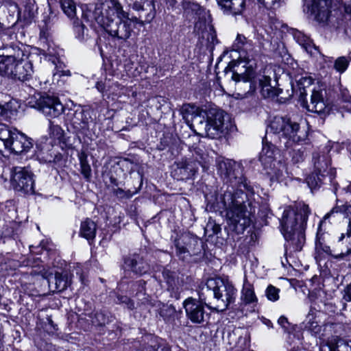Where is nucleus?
<instances>
[{"label":"nucleus","instance_id":"obj_33","mask_svg":"<svg viewBox=\"0 0 351 351\" xmlns=\"http://www.w3.org/2000/svg\"><path fill=\"white\" fill-rule=\"evenodd\" d=\"M16 61L10 58H1L0 75L13 77L16 69Z\"/></svg>","mask_w":351,"mask_h":351},{"label":"nucleus","instance_id":"obj_56","mask_svg":"<svg viewBox=\"0 0 351 351\" xmlns=\"http://www.w3.org/2000/svg\"><path fill=\"white\" fill-rule=\"evenodd\" d=\"M176 254L178 256L184 255L188 252L187 249L184 246L180 245L179 242H177L176 243Z\"/></svg>","mask_w":351,"mask_h":351},{"label":"nucleus","instance_id":"obj_40","mask_svg":"<svg viewBox=\"0 0 351 351\" xmlns=\"http://www.w3.org/2000/svg\"><path fill=\"white\" fill-rule=\"evenodd\" d=\"M351 61L350 56H340L337 58L334 63V69L339 73H343L346 71Z\"/></svg>","mask_w":351,"mask_h":351},{"label":"nucleus","instance_id":"obj_32","mask_svg":"<svg viewBox=\"0 0 351 351\" xmlns=\"http://www.w3.org/2000/svg\"><path fill=\"white\" fill-rule=\"evenodd\" d=\"M37 9V5L34 1L28 0L24 5L23 10H21V20L30 23L35 17Z\"/></svg>","mask_w":351,"mask_h":351},{"label":"nucleus","instance_id":"obj_2","mask_svg":"<svg viewBox=\"0 0 351 351\" xmlns=\"http://www.w3.org/2000/svg\"><path fill=\"white\" fill-rule=\"evenodd\" d=\"M311 211L308 205L299 204L296 210L285 207L280 220V231L286 243V250L298 252L305 243V228Z\"/></svg>","mask_w":351,"mask_h":351},{"label":"nucleus","instance_id":"obj_62","mask_svg":"<svg viewBox=\"0 0 351 351\" xmlns=\"http://www.w3.org/2000/svg\"><path fill=\"white\" fill-rule=\"evenodd\" d=\"M7 107L0 104V118L7 114Z\"/></svg>","mask_w":351,"mask_h":351},{"label":"nucleus","instance_id":"obj_42","mask_svg":"<svg viewBox=\"0 0 351 351\" xmlns=\"http://www.w3.org/2000/svg\"><path fill=\"white\" fill-rule=\"evenodd\" d=\"M347 235L349 241L346 251L337 255H335V258L337 260H343L348 262L349 266L351 267V230L348 232Z\"/></svg>","mask_w":351,"mask_h":351},{"label":"nucleus","instance_id":"obj_46","mask_svg":"<svg viewBox=\"0 0 351 351\" xmlns=\"http://www.w3.org/2000/svg\"><path fill=\"white\" fill-rule=\"evenodd\" d=\"M5 6L10 15L13 16L16 15L17 20H21V10L16 3L12 1H8L5 3Z\"/></svg>","mask_w":351,"mask_h":351},{"label":"nucleus","instance_id":"obj_9","mask_svg":"<svg viewBox=\"0 0 351 351\" xmlns=\"http://www.w3.org/2000/svg\"><path fill=\"white\" fill-rule=\"evenodd\" d=\"M10 184L16 192L22 195L34 193L33 173L26 167H13L10 169Z\"/></svg>","mask_w":351,"mask_h":351},{"label":"nucleus","instance_id":"obj_27","mask_svg":"<svg viewBox=\"0 0 351 351\" xmlns=\"http://www.w3.org/2000/svg\"><path fill=\"white\" fill-rule=\"evenodd\" d=\"M96 230L95 223L87 219L81 223L80 234L88 241L93 240L96 235Z\"/></svg>","mask_w":351,"mask_h":351},{"label":"nucleus","instance_id":"obj_19","mask_svg":"<svg viewBox=\"0 0 351 351\" xmlns=\"http://www.w3.org/2000/svg\"><path fill=\"white\" fill-rule=\"evenodd\" d=\"M306 108L308 111L317 113L319 114L326 113L327 107L324 99L322 90H313L310 103H306Z\"/></svg>","mask_w":351,"mask_h":351},{"label":"nucleus","instance_id":"obj_25","mask_svg":"<svg viewBox=\"0 0 351 351\" xmlns=\"http://www.w3.org/2000/svg\"><path fill=\"white\" fill-rule=\"evenodd\" d=\"M277 150L272 144L264 145L262 152L260 156V160L261 161L265 169L271 168V164L276 161L274 158Z\"/></svg>","mask_w":351,"mask_h":351},{"label":"nucleus","instance_id":"obj_4","mask_svg":"<svg viewBox=\"0 0 351 351\" xmlns=\"http://www.w3.org/2000/svg\"><path fill=\"white\" fill-rule=\"evenodd\" d=\"M237 289L231 282L221 278H210L202 288L199 298L210 309L223 311L233 303Z\"/></svg>","mask_w":351,"mask_h":351},{"label":"nucleus","instance_id":"obj_3","mask_svg":"<svg viewBox=\"0 0 351 351\" xmlns=\"http://www.w3.org/2000/svg\"><path fill=\"white\" fill-rule=\"evenodd\" d=\"M245 190L226 191L223 202L227 207L226 217L228 224L237 233H242L251 223V214L254 212L255 205L250 201L249 193Z\"/></svg>","mask_w":351,"mask_h":351},{"label":"nucleus","instance_id":"obj_48","mask_svg":"<svg viewBox=\"0 0 351 351\" xmlns=\"http://www.w3.org/2000/svg\"><path fill=\"white\" fill-rule=\"evenodd\" d=\"M12 31L9 27H5L0 22V38L3 40H8L11 38Z\"/></svg>","mask_w":351,"mask_h":351},{"label":"nucleus","instance_id":"obj_17","mask_svg":"<svg viewBox=\"0 0 351 351\" xmlns=\"http://www.w3.org/2000/svg\"><path fill=\"white\" fill-rule=\"evenodd\" d=\"M123 269L135 274L143 275L149 271V265L137 254L130 255L124 258Z\"/></svg>","mask_w":351,"mask_h":351},{"label":"nucleus","instance_id":"obj_64","mask_svg":"<svg viewBox=\"0 0 351 351\" xmlns=\"http://www.w3.org/2000/svg\"><path fill=\"white\" fill-rule=\"evenodd\" d=\"M304 80V84H311L312 83V79L309 77L302 78L301 80Z\"/></svg>","mask_w":351,"mask_h":351},{"label":"nucleus","instance_id":"obj_15","mask_svg":"<svg viewBox=\"0 0 351 351\" xmlns=\"http://www.w3.org/2000/svg\"><path fill=\"white\" fill-rule=\"evenodd\" d=\"M10 144L6 150L16 154L28 152L32 147V140L15 128Z\"/></svg>","mask_w":351,"mask_h":351},{"label":"nucleus","instance_id":"obj_51","mask_svg":"<svg viewBox=\"0 0 351 351\" xmlns=\"http://www.w3.org/2000/svg\"><path fill=\"white\" fill-rule=\"evenodd\" d=\"M207 41L209 44L208 47H210L211 49L214 47L215 43H217L216 33L213 29H210V32L208 33Z\"/></svg>","mask_w":351,"mask_h":351},{"label":"nucleus","instance_id":"obj_61","mask_svg":"<svg viewBox=\"0 0 351 351\" xmlns=\"http://www.w3.org/2000/svg\"><path fill=\"white\" fill-rule=\"evenodd\" d=\"M132 8L135 10L139 11L143 10V7L141 3L135 1L133 4Z\"/></svg>","mask_w":351,"mask_h":351},{"label":"nucleus","instance_id":"obj_35","mask_svg":"<svg viewBox=\"0 0 351 351\" xmlns=\"http://www.w3.org/2000/svg\"><path fill=\"white\" fill-rule=\"evenodd\" d=\"M182 7L184 12L187 14L201 16L205 12V9L199 3L189 0H184Z\"/></svg>","mask_w":351,"mask_h":351},{"label":"nucleus","instance_id":"obj_12","mask_svg":"<svg viewBox=\"0 0 351 351\" xmlns=\"http://www.w3.org/2000/svg\"><path fill=\"white\" fill-rule=\"evenodd\" d=\"M36 108L51 118L57 117L64 112V106L59 99L48 95H43L37 100Z\"/></svg>","mask_w":351,"mask_h":351},{"label":"nucleus","instance_id":"obj_34","mask_svg":"<svg viewBox=\"0 0 351 351\" xmlns=\"http://www.w3.org/2000/svg\"><path fill=\"white\" fill-rule=\"evenodd\" d=\"M4 50L5 51H3L1 54V58H10V59H14V61L23 60L25 56L23 51L18 46L10 45L6 47Z\"/></svg>","mask_w":351,"mask_h":351},{"label":"nucleus","instance_id":"obj_30","mask_svg":"<svg viewBox=\"0 0 351 351\" xmlns=\"http://www.w3.org/2000/svg\"><path fill=\"white\" fill-rule=\"evenodd\" d=\"M323 221H320L319 226L317 230L316 240H315V250L318 253H326L330 254V248L327 243L326 235L322 232L320 226Z\"/></svg>","mask_w":351,"mask_h":351},{"label":"nucleus","instance_id":"obj_29","mask_svg":"<svg viewBox=\"0 0 351 351\" xmlns=\"http://www.w3.org/2000/svg\"><path fill=\"white\" fill-rule=\"evenodd\" d=\"M14 129L0 123V152H3V149L6 150L8 147L10 146V143L14 135Z\"/></svg>","mask_w":351,"mask_h":351},{"label":"nucleus","instance_id":"obj_16","mask_svg":"<svg viewBox=\"0 0 351 351\" xmlns=\"http://www.w3.org/2000/svg\"><path fill=\"white\" fill-rule=\"evenodd\" d=\"M336 176L335 169H330V171L326 173L315 171L306 178V182L309 188L313 190L319 189L322 184H326L328 182L335 185L334 179Z\"/></svg>","mask_w":351,"mask_h":351},{"label":"nucleus","instance_id":"obj_55","mask_svg":"<svg viewBox=\"0 0 351 351\" xmlns=\"http://www.w3.org/2000/svg\"><path fill=\"white\" fill-rule=\"evenodd\" d=\"M278 324L285 330V332L288 331L290 324L288 319L285 316H281L278 320Z\"/></svg>","mask_w":351,"mask_h":351},{"label":"nucleus","instance_id":"obj_36","mask_svg":"<svg viewBox=\"0 0 351 351\" xmlns=\"http://www.w3.org/2000/svg\"><path fill=\"white\" fill-rule=\"evenodd\" d=\"M306 322L304 326L305 328L310 331L313 335H317L321 332L322 326L315 319V317L312 313H309L308 314Z\"/></svg>","mask_w":351,"mask_h":351},{"label":"nucleus","instance_id":"obj_49","mask_svg":"<svg viewBox=\"0 0 351 351\" xmlns=\"http://www.w3.org/2000/svg\"><path fill=\"white\" fill-rule=\"evenodd\" d=\"M113 194L119 198H130L132 193L130 191H125L122 189L117 188L113 190Z\"/></svg>","mask_w":351,"mask_h":351},{"label":"nucleus","instance_id":"obj_23","mask_svg":"<svg viewBox=\"0 0 351 351\" xmlns=\"http://www.w3.org/2000/svg\"><path fill=\"white\" fill-rule=\"evenodd\" d=\"M339 213L343 214L346 217L348 218L349 224L348 232L351 231V206L343 204L339 201H337L335 206L325 215L322 221L329 219L332 217H335V215Z\"/></svg>","mask_w":351,"mask_h":351},{"label":"nucleus","instance_id":"obj_54","mask_svg":"<svg viewBox=\"0 0 351 351\" xmlns=\"http://www.w3.org/2000/svg\"><path fill=\"white\" fill-rule=\"evenodd\" d=\"M118 300L121 303H125L130 309L134 308V303L127 296L118 297Z\"/></svg>","mask_w":351,"mask_h":351},{"label":"nucleus","instance_id":"obj_11","mask_svg":"<svg viewBox=\"0 0 351 351\" xmlns=\"http://www.w3.org/2000/svg\"><path fill=\"white\" fill-rule=\"evenodd\" d=\"M304 10L319 23H326L330 14V0H303Z\"/></svg>","mask_w":351,"mask_h":351},{"label":"nucleus","instance_id":"obj_21","mask_svg":"<svg viewBox=\"0 0 351 351\" xmlns=\"http://www.w3.org/2000/svg\"><path fill=\"white\" fill-rule=\"evenodd\" d=\"M330 149L326 147L322 153H316L313 155L315 170L326 173L330 171V156L328 155Z\"/></svg>","mask_w":351,"mask_h":351},{"label":"nucleus","instance_id":"obj_24","mask_svg":"<svg viewBox=\"0 0 351 351\" xmlns=\"http://www.w3.org/2000/svg\"><path fill=\"white\" fill-rule=\"evenodd\" d=\"M293 36L294 40L309 54L311 56L315 54V51H317V49L315 44L313 43V40L308 37L306 35L304 34L302 32L298 30H293Z\"/></svg>","mask_w":351,"mask_h":351},{"label":"nucleus","instance_id":"obj_31","mask_svg":"<svg viewBox=\"0 0 351 351\" xmlns=\"http://www.w3.org/2000/svg\"><path fill=\"white\" fill-rule=\"evenodd\" d=\"M270 176L271 180L280 181L286 172L285 165L280 161H274L271 168L265 169Z\"/></svg>","mask_w":351,"mask_h":351},{"label":"nucleus","instance_id":"obj_13","mask_svg":"<svg viewBox=\"0 0 351 351\" xmlns=\"http://www.w3.org/2000/svg\"><path fill=\"white\" fill-rule=\"evenodd\" d=\"M204 112L198 106L191 104H183L180 109L181 114L186 122L199 130H202L204 123Z\"/></svg>","mask_w":351,"mask_h":351},{"label":"nucleus","instance_id":"obj_22","mask_svg":"<svg viewBox=\"0 0 351 351\" xmlns=\"http://www.w3.org/2000/svg\"><path fill=\"white\" fill-rule=\"evenodd\" d=\"M14 71L12 78L20 81L27 80L33 73L32 64L30 62L17 61Z\"/></svg>","mask_w":351,"mask_h":351},{"label":"nucleus","instance_id":"obj_60","mask_svg":"<svg viewBox=\"0 0 351 351\" xmlns=\"http://www.w3.org/2000/svg\"><path fill=\"white\" fill-rule=\"evenodd\" d=\"M344 10L346 13L351 15V0L346 1L344 4Z\"/></svg>","mask_w":351,"mask_h":351},{"label":"nucleus","instance_id":"obj_10","mask_svg":"<svg viewBox=\"0 0 351 351\" xmlns=\"http://www.w3.org/2000/svg\"><path fill=\"white\" fill-rule=\"evenodd\" d=\"M200 162L193 157L182 158L173 165L172 176L178 180L193 179L197 173Z\"/></svg>","mask_w":351,"mask_h":351},{"label":"nucleus","instance_id":"obj_57","mask_svg":"<svg viewBox=\"0 0 351 351\" xmlns=\"http://www.w3.org/2000/svg\"><path fill=\"white\" fill-rule=\"evenodd\" d=\"M60 158H61V156L60 155H56L54 157H53L51 155L50 156H47V157L43 158V160L45 162H56L57 161L60 160Z\"/></svg>","mask_w":351,"mask_h":351},{"label":"nucleus","instance_id":"obj_28","mask_svg":"<svg viewBox=\"0 0 351 351\" xmlns=\"http://www.w3.org/2000/svg\"><path fill=\"white\" fill-rule=\"evenodd\" d=\"M261 92L264 97H272L278 95V89L271 85V78L263 75L258 80Z\"/></svg>","mask_w":351,"mask_h":351},{"label":"nucleus","instance_id":"obj_8","mask_svg":"<svg viewBox=\"0 0 351 351\" xmlns=\"http://www.w3.org/2000/svg\"><path fill=\"white\" fill-rule=\"evenodd\" d=\"M300 125L287 117L276 116L271 121L266 130V135L274 134L278 135L280 139L285 140V145L289 147L292 143H298L303 139L298 134Z\"/></svg>","mask_w":351,"mask_h":351},{"label":"nucleus","instance_id":"obj_63","mask_svg":"<svg viewBox=\"0 0 351 351\" xmlns=\"http://www.w3.org/2000/svg\"><path fill=\"white\" fill-rule=\"evenodd\" d=\"M95 86L99 92L103 93L104 91L105 86L102 82H97Z\"/></svg>","mask_w":351,"mask_h":351},{"label":"nucleus","instance_id":"obj_43","mask_svg":"<svg viewBox=\"0 0 351 351\" xmlns=\"http://www.w3.org/2000/svg\"><path fill=\"white\" fill-rule=\"evenodd\" d=\"M290 155L294 163L300 162L304 159V148L303 147H299L298 145H295L292 151L290 152Z\"/></svg>","mask_w":351,"mask_h":351},{"label":"nucleus","instance_id":"obj_38","mask_svg":"<svg viewBox=\"0 0 351 351\" xmlns=\"http://www.w3.org/2000/svg\"><path fill=\"white\" fill-rule=\"evenodd\" d=\"M90 119V112L88 110H81L75 112L73 122L80 123L81 128H86Z\"/></svg>","mask_w":351,"mask_h":351},{"label":"nucleus","instance_id":"obj_1","mask_svg":"<svg viewBox=\"0 0 351 351\" xmlns=\"http://www.w3.org/2000/svg\"><path fill=\"white\" fill-rule=\"evenodd\" d=\"M88 21H95L114 38L127 40L131 36L132 27L129 14L122 5L112 1L97 4L93 12L85 14Z\"/></svg>","mask_w":351,"mask_h":351},{"label":"nucleus","instance_id":"obj_44","mask_svg":"<svg viewBox=\"0 0 351 351\" xmlns=\"http://www.w3.org/2000/svg\"><path fill=\"white\" fill-rule=\"evenodd\" d=\"M49 135L51 138L57 140H60L64 134V131L61 127L53 122L49 121Z\"/></svg>","mask_w":351,"mask_h":351},{"label":"nucleus","instance_id":"obj_47","mask_svg":"<svg viewBox=\"0 0 351 351\" xmlns=\"http://www.w3.org/2000/svg\"><path fill=\"white\" fill-rule=\"evenodd\" d=\"M221 227L215 222L208 221L205 228L206 233L208 234V237L218 234L221 232Z\"/></svg>","mask_w":351,"mask_h":351},{"label":"nucleus","instance_id":"obj_37","mask_svg":"<svg viewBox=\"0 0 351 351\" xmlns=\"http://www.w3.org/2000/svg\"><path fill=\"white\" fill-rule=\"evenodd\" d=\"M342 343H343V345L348 346V347H351V341H346L344 339H339L336 341L335 345L332 343L322 345L319 351H348L347 348H342L341 346H339L340 344H343Z\"/></svg>","mask_w":351,"mask_h":351},{"label":"nucleus","instance_id":"obj_39","mask_svg":"<svg viewBox=\"0 0 351 351\" xmlns=\"http://www.w3.org/2000/svg\"><path fill=\"white\" fill-rule=\"evenodd\" d=\"M79 160L81 168V173L86 180L91 177V168L88 164L87 155L82 152L79 155Z\"/></svg>","mask_w":351,"mask_h":351},{"label":"nucleus","instance_id":"obj_20","mask_svg":"<svg viewBox=\"0 0 351 351\" xmlns=\"http://www.w3.org/2000/svg\"><path fill=\"white\" fill-rule=\"evenodd\" d=\"M241 301L242 305L250 306L253 308V311L258 304V298L255 294L254 286L246 278H244L243 281L241 293Z\"/></svg>","mask_w":351,"mask_h":351},{"label":"nucleus","instance_id":"obj_26","mask_svg":"<svg viewBox=\"0 0 351 351\" xmlns=\"http://www.w3.org/2000/svg\"><path fill=\"white\" fill-rule=\"evenodd\" d=\"M46 278L47 279L49 287L52 288L53 286V291H62L69 285L68 278L60 273H56L54 276H47Z\"/></svg>","mask_w":351,"mask_h":351},{"label":"nucleus","instance_id":"obj_53","mask_svg":"<svg viewBox=\"0 0 351 351\" xmlns=\"http://www.w3.org/2000/svg\"><path fill=\"white\" fill-rule=\"evenodd\" d=\"M176 312V308L172 306H167L165 308L161 311V315L162 316L169 315V317L173 316Z\"/></svg>","mask_w":351,"mask_h":351},{"label":"nucleus","instance_id":"obj_6","mask_svg":"<svg viewBox=\"0 0 351 351\" xmlns=\"http://www.w3.org/2000/svg\"><path fill=\"white\" fill-rule=\"evenodd\" d=\"M204 123L202 126L206 136L210 138H219L234 128L229 115L223 110L210 108L204 112Z\"/></svg>","mask_w":351,"mask_h":351},{"label":"nucleus","instance_id":"obj_5","mask_svg":"<svg viewBox=\"0 0 351 351\" xmlns=\"http://www.w3.org/2000/svg\"><path fill=\"white\" fill-rule=\"evenodd\" d=\"M234 50L239 53L240 61H231L225 69L226 72L230 70L232 73V79L243 83L252 89V80L254 77V71L252 65L246 66L253 58V43L247 40L243 35L238 34L232 45Z\"/></svg>","mask_w":351,"mask_h":351},{"label":"nucleus","instance_id":"obj_58","mask_svg":"<svg viewBox=\"0 0 351 351\" xmlns=\"http://www.w3.org/2000/svg\"><path fill=\"white\" fill-rule=\"evenodd\" d=\"M344 102L345 104L343 105V108L351 112V97H346L344 98Z\"/></svg>","mask_w":351,"mask_h":351},{"label":"nucleus","instance_id":"obj_50","mask_svg":"<svg viewBox=\"0 0 351 351\" xmlns=\"http://www.w3.org/2000/svg\"><path fill=\"white\" fill-rule=\"evenodd\" d=\"M280 0H258L259 3L263 4L267 9L275 8L279 5Z\"/></svg>","mask_w":351,"mask_h":351},{"label":"nucleus","instance_id":"obj_18","mask_svg":"<svg viewBox=\"0 0 351 351\" xmlns=\"http://www.w3.org/2000/svg\"><path fill=\"white\" fill-rule=\"evenodd\" d=\"M220 10L226 15H241L245 8V0H216Z\"/></svg>","mask_w":351,"mask_h":351},{"label":"nucleus","instance_id":"obj_52","mask_svg":"<svg viewBox=\"0 0 351 351\" xmlns=\"http://www.w3.org/2000/svg\"><path fill=\"white\" fill-rule=\"evenodd\" d=\"M95 318L96 319L95 322L98 325H104L107 322V318L102 312H97Z\"/></svg>","mask_w":351,"mask_h":351},{"label":"nucleus","instance_id":"obj_59","mask_svg":"<svg viewBox=\"0 0 351 351\" xmlns=\"http://www.w3.org/2000/svg\"><path fill=\"white\" fill-rule=\"evenodd\" d=\"M345 292V298L346 300L351 301V283L347 286Z\"/></svg>","mask_w":351,"mask_h":351},{"label":"nucleus","instance_id":"obj_7","mask_svg":"<svg viewBox=\"0 0 351 351\" xmlns=\"http://www.w3.org/2000/svg\"><path fill=\"white\" fill-rule=\"evenodd\" d=\"M216 162L218 173L226 180V182L231 184V189L228 188L226 191L231 190L234 193L236 187L237 191H251L252 187L248 185L246 178L243 176V168L240 163L221 157L217 158Z\"/></svg>","mask_w":351,"mask_h":351},{"label":"nucleus","instance_id":"obj_14","mask_svg":"<svg viewBox=\"0 0 351 351\" xmlns=\"http://www.w3.org/2000/svg\"><path fill=\"white\" fill-rule=\"evenodd\" d=\"M204 301L188 298L183 302L187 317L193 323L200 324L204 321L205 311Z\"/></svg>","mask_w":351,"mask_h":351},{"label":"nucleus","instance_id":"obj_41","mask_svg":"<svg viewBox=\"0 0 351 351\" xmlns=\"http://www.w3.org/2000/svg\"><path fill=\"white\" fill-rule=\"evenodd\" d=\"M60 6L62 11L70 18L75 15L76 7L73 0H60Z\"/></svg>","mask_w":351,"mask_h":351},{"label":"nucleus","instance_id":"obj_45","mask_svg":"<svg viewBox=\"0 0 351 351\" xmlns=\"http://www.w3.org/2000/svg\"><path fill=\"white\" fill-rule=\"evenodd\" d=\"M280 289L270 285L265 290V296L271 302H276L279 300Z\"/></svg>","mask_w":351,"mask_h":351}]
</instances>
